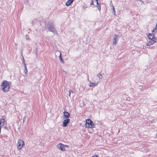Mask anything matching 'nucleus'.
<instances>
[{"label":"nucleus","instance_id":"1","mask_svg":"<svg viewBox=\"0 0 157 157\" xmlns=\"http://www.w3.org/2000/svg\"><path fill=\"white\" fill-rule=\"evenodd\" d=\"M3 86L2 89L4 91H7L9 90L10 88V83L9 82L4 81L2 83Z\"/></svg>","mask_w":157,"mask_h":157},{"label":"nucleus","instance_id":"2","mask_svg":"<svg viewBox=\"0 0 157 157\" xmlns=\"http://www.w3.org/2000/svg\"><path fill=\"white\" fill-rule=\"evenodd\" d=\"M85 127L87 128H93L94 127V124L92 121L90 119H87L85 123Z\"/></svg>","mask_w":157,"mask_h":157},{"label":"nucleus","instance_id":"3","mask_svg":"<svg viewBox=\"0 0 157 157\" xmlns=\"http://www.w3.org/2000/svg\"><path fill=\"white\" fill-rule=\"evenodd\" d=\"M24 144V141L21 139H19L17 143V149L18 150L21 149Z\"/></svg>","mask_w":157,"mask_h":157},{"label":"nucleus","instance_id":"4","mask_svg":"<svg viewBox=\"0 0 157 157\" xmlns=\"http://www.w3.org/2000/svg\"><path fill=\"white\" fill-rule=\"evenodd\" d=\"M119 37V36L118 35H114L113 36V44L116 45L117 44V43L118 40V38Z\"/></svg>","mask_w":157,"mask_h":157},{"label":"nucleus","instance_id":"5","mask_svg":"<svg viewBox=\"0 0 157 157\" xmlns=\"http://www.w3.org/2000/svg\"><path fill=\"white\" fill-rule=\"evenodd\" d=\"M157 39L155 37L154 39L150 40L146 44V46H151L156 42Z\"/></svg>","mask_w":157,"mask_h":157},{"label":"nucleus","instance_id":"6","mask_svg":"<svg viewBox=\"0 0 157 157\" xmlns=\"http://www.w3.org/2000/svg\"><path fill=\"white\" fill-rule=\"evenodd\" d=\"M57 148L62 151H64L65 150V149L64 148L63 144L60 143L58 144L56 146Z\"/></svg>","mask_w":157,"mask_h":157},{"label":"nucleus","instance_id":"7","mask_svg":"<svg viewBox=\"0 0 157 157\" xmlns=\"http://www.w3.org/2000/svg\"><path fill=\"white\" fill-rule=\"evenodd\" d=\"M98 82H92L90 81L89 86L90 87H94L95 86H97L98 85Z\"/></svg>","mask_w":157,"mask_h":157},{"label":"nucleus","instance_id":"8","mask_svg":"<svg viewBox=\"0 0 157 157\" xmlns=\"http://www.w3.org/2000/svg\"><path fill=\"white\" fill-rule=\"evenodd\" d=\"M5 123L4 118H1L0 119V132H1V128L4 125Z\"/></svg>","mask_w":157,"mask_h":157},{"label":"nucleus","instance_id":"9","mask_svg":"<svg viewBox=\"0 0 157 157\" xmlns=\"http://www.w3.org/2000/svg\"><path fill=\"white\" fill-rule=\"evenodd\" d=\"M70 121V120L69 119H67L65 120L63 122L62 126L63 127H65L67 126V124H68Z\"/></svg>","mask_w":157,"mask_h":157},{"label":"nucleus","instance_id":"10","mask_svg":"<svg viewBox=\"0 0 157 157\" xmlns=\"http://www.w3.org/2000/svg\"><path fill=\"white\" fill-rule=\"evenodd\" d=\"M48 30L54 33H56V31L54 26L51 25L48 27Z\"/></svg>","mask_w":157,"mask_h":157},{"label":"nucleus","instance_id":"11","mask_svg":"<svg viewBox=\"0 0 157 157\" xmlns=\"http://www.w3.org/2000/svg\"><path fill=\"white\" fill-rule=\"evenodd\" d=\"M147 37L148 38H149L150 40L154 39L155 37H154V33H148L147 35Z\"/></svg>","mask_w":157,"mask_h":157},{"label":"nucleus","instance_id":"12","mask_svg":"<svg viewBox=\"0 0 157 157\" xmlns=\"http://www.w3.org/2000/svg\"><path fill=\"white\" fill-rule=\"evenodd\" d=\"M74 0H68L66 3V5L67 6H69L73 2Z\"/></svg>","mask_w":157,"mask_h":157},{"label":"nucleus","instance_id":"13","mask_svg":"<svg viewBox=\"0 0 157 157\" xmlns=\"http://www.w3.org/2000/svg\"><path fill=\"white\" fill-rule=\"evenodd\" d=\"M63 114L64 116L65 117V118H68L70 117V115L68 112H67L65 111L63 112Z\"/></svg>","mask_w":157,"mask_h":157},{"label":"nucleus","instance_id":"14","mask_svg":"<svg viewBox=\"0 0 157 157\" xmlns=\"http://www.w3.org/2000/svg\"><path fill=\"white\" fill-rule=\"evenodd\" d=\"M59 52L60 53V55L59 56V60H60V61L62 62V63H64V61L63 60V59L62 58L61 52Z\"/></svg>","mask_w":157,"mask_h":157},{"label":"nucleus","instance_id":"15","mask_svg":"<svg viewBox=\"0 0 157 157\" xmlns=\"http://www.w3.org/2000/svg\"><path fill=\"white\" fill-rule=\"evenodd\" d=\"M152 32L154 34L157 32V27H156V26L153 28V29L152 30Z\"/></svg>","mask_w":157,"mask_h":157},{"label":"nucleus","instance_id":"16","mask_svg":"<svg viewBox=\"0 0 157 157\" xmlns=\"http://www.w3.org/2000/svg\"><path fill=\"white\" fill-rule=\"evenodd\" d=\"M99 79H101L102 78V75L101 74H99L97 75Z\"/></svg>","mask_w":157,"mask_h":157},{"label":"nucleus","instance_id":"17","mask_svg":"<svg viewBox=\"0 0 157 157\" xmlns=\"http://www.w3.org/2000/svg\"><path fill=\"white\" fill-rule=\"evenodd\" d=\"M100 4H99V3H98V5L97 4L96 7L98 8V9L100 11L101 9V7L100 6Z\"/></svg>","mask_w":157,"mask_h":157},{"label":"nucleus","instance_id":"18","mask_svg":"<svg viewBox=\"0 0 157 157\" xmlns=\"http://www.w3.org/2000/svg\"><path fill=\"white\" fill-rule=\"evenodd\" d=\"M87 7V6L86 4H84V5L82 6V8L84 9V10Z\"/></svg>","mask_w":157,"mask_h":157},{"label":"nucleus","instance_id":"19","mask_svg":"<svg viewBox=\"0 0 157 157\" xmlns=\"http://www.w3.org/2000/svg\"><path fill=\"white\" fill-rule=\"evenodd\" d=\"M24 59L23 63H24V65L25 69H27V67H26V65L25 63L24 62Z\"/></svg>","mask_w":157,"mask_h":157},{"label":"nucleus","instance_id":"20","mask_svg":"<svg viewBox=\"0 0 157 157\" xmlns=\"http://www.w3.org/2000/svg\"><path fill=\"white\" fill-rule=\"evenodd\" d=\"M24 72L25 74H27L28 72L27 69H25L24 70Z\"/></svg>","mask_w":157,"mask_h":157},{"label":"nucleus","instance_id":"21","mask_svg":"<svg viewBox=\"0 0 157 157\" xmlns=\"http://www.w3.org/2000/svg\"><path fill=\"white\" fill-rule=\"evenodd\" d=\"M112 9H113V12H114V13H115V10L114 7L113 6H112Z\"/></svg>","mask_w":157,"mask_h":157},{"label":"nucleus","instance_id":"22","mask_svg":"<svg viewBox=\"0 0 157 157\" xmlns=\"http://www.w3.org/2000/svg\"><path fill=\"white\" fill-rule=\"evenodd\" d=\"M94 5V4L93 0H92V1L90 3V5Z\"/></svg>","mask_w":157,"mask_h":157},{"label":"nucleus","instance_id":"23","mask_svg":"<svg viewBox=\"0 0 157 157\" xmlns=\"http://www.w3.org/2000/svg\"><path fill=\"white\" fill-rule=\"evenodd\" d=\"M63 147H64V148L65 149L66 147H68V146H67V145H65L63 144Z\"/></svg>","mask_w":157,"mask_h":157},{"label":"nucleus","instance_id":"24","mask_svg":"<svg viewBox=\"0 0 157 157\" xmlns=\"http://www.w3.org/2000/svg\"><path fill=\"white\" fill-rule=\"evenodd\" d=\"M71 91H72V90H69V96H70V94H71Z\"/></svg>","mask_w":157,"mask_h":157},{"label":"nucleus","instance_id":"25","mask_svg":"<svg viewBox=\"0 0 157 157\" xmlns=\"http://www.w3.org/2000/svg\"><path fill=\"white\" fill-rule=\"evenodd\" d=\"M95 1H96V3H97V4H98V0H95Z\"/></svg>","mask_w":157,"mask_h":157},{"label":"nucleus","instance_id":"26","mask_svg":"<svg viewBox=\"0 0 157 157\" xmlns=\"http://www.w3.org/2000/svg\"><path fill=\"white\" fill-rule=\"evenodd\" d=\"M92 157H98V156L97 155H94V156H93Z\"/></svg>","mask_w":157,"mask_h":157},{"label":"nucleus","instance_id":"27","mask_svg":"<svg viewBox=\"0 0 157 157\" xmlns=\"http://www.w3.org/2000/svg\"><path fill=\"white\" fill-rule=\"evenodd\" d=\"M156 27H157V23H156Z\"/></svg>","mask_w":157,"mask_h":157},{"label":"nucleus","instance_id":"28","mask_svg":"<svg viewBox=\"0 0 157 157\" xmlns=\"http://www.w3.org/2000/svg\"><path fill=\"white\" fill-rule=\"evenodd\" d=\"M154 120H153V122H154Z\"/></svg>","mask_w":157,"mask_h":157},{"label":"nucleus","instance_id":"29","mask_svg":"<svg viewBox=\"0 0 157 157\" xmlns=\"http://www.w3.org/2000/svg\"><path fill=\"white\" fill-rule=\"evenodd\" d=\"M71 92L73 93V91H71Z\"/></svg>","mask_w":157,"mask_h":157}]
</instances>
